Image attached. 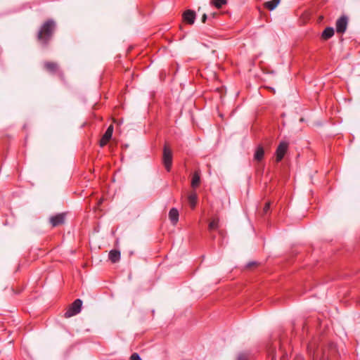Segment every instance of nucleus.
Here are the masks:
<instances>
[{"label":"nucleus","instance_id":"f03ea898","mask_svg":"<svg viewBox=\"0 0 360 360\" xmlns=\"http://www.w3.org/2000/svg\"><path fill=\"white\" fill-rule=\"evenodd\" d=\"M82 301L80 299L75 300L68 307L64 316L65 318H70L77 315L81 311Z\"/></svg>","mask_w":360,"mask_h":360},{"label":"nucleus","instance_id":"1a4fd4ad","mask_svg":"<svg viewBox=\"0 0 360 360\" xmlns=\"http://www.w3.org/2000/svg\"><path fill=\"white\" fill-rule=\"evenodd\" d=\"M113 132V126L110 125L108 129H106L105 134L102 136L101 139L100 140V146L101 147H103L107 144V143L110 141V139L112 137Z\"/></svg>","mask_w":360,"mask_h":360},{"label":"nucleus","instance_id":"f257e3e1","mask_svg":"<svg viewBox=\"0 0 360 360\" xmlns=\"http://www.w3.org/2000/svg\"><path fill=\"white\" fill-rule=\"evenodd\" d=\"M56 28L55 22L49 19L40 27L37 33V40L43 46H46L52 38Z\"/></svg>","mask_w":360,"mask_h":360},{"label":"nucleus","instance_id":"6e6552de","mask_svg":"<svg viewBox=\"0 0 360 360\" xmlns=\"http://www.w3.org/2000/svg\"><path fill=\"white\" fill-rule=\"evenodd\" d=\"M182 18L186 23L193 25L195 22L196 13L194 11L188 9L184 12Z\"/></svg>","mask_w":360,"mask_h":360},{"label":"nucleus","instance_id":"39448f33","mask_svg":"<svg viewBox=\"0 0 360 360\" xmlns=\"http://www.w3.org/2000/svg\"><path fill=\"white\" fill-rule=\"evenodd\" d=\"M288 148V143L286 141H281L276 150V160L277 162L281 161L283 158Z\"/></svg>","mask_w":360,"mask_h":360},{"label":"nucleus","instance_id":"a211bd4d","mask_svg":"<svg viewBox=\"0 0 360 360\" xmlns=\"http://www.w3.org/2000/svg\"><path fill=\"white\" fill-rule=\"evenodd\" d=\"M212 4L217 8H221L224 5L227 4L226 0H212Z\"/></svg>","mask_w":360,"mask_h":360},{"label":"nucleus","instance_id":"7ed1b4c3","mask_svg":"<svg viewBox=\"0 0 360 360\" xmlns=\"http://www.w3.org/2000/svg\"><path fill=\"white\" fill-rule=\"evenodd\" d=\"M162 162L167 171L169 172L172 165V152L166 145L163 148Z\"/></svg>","mask_w":360,"mask_h":360},{"label":"nucleus","instance_id":"20e7f679","mask_svg":"<svg viewBox=\"0 0 360 360\" xmlns=\"http://www.w3.org/2000/svg\"><path fill=\"white\" fill-rule=\"evenodd\" d=\"M348 24V18L346 15H342L335 23L336 32L339 34L345 32Z\"/></svg>","mask_w":360,"mask_h":360},{"label":"nucleus","instance_id":"f3484780","mask_svg":"<svg viewBox=\"0 0 360 360\" xmlns=\"http://www.w3.org/2000/svg\"><path fill=\"white\" fill-rule=\"evenodd\" d=\"M219 220L218 218L213 219L209 224V226H208L209 230L212 231V230L217 229L219 227Z\"/></svg>","mask_w":360,"mask_h":360},{"label":"nucleus","instance_id":"ddd939ff","mask_svg":"<svg viewBox=\"0 0 360 360\" xmlns=\"http://www.w3.org/2000/svg\"><path fill=\"white\" fill-rule=\"evenodd\" d=\"M334 35V29L333 27H326L321 34V37L324 40L331 38Z\"/></svg>","mask_w":360,"mask_h":360},{"label":"nucleus","instance_id":"dca6fc26","mask_svg":"<svg viewBox=\"0 0 360 360\" xmlns=\"http://www.w3.org/2000/svg\"><path fill=\"white\" fill-rule=\"evenodd\" d=\"M280 0H271L265 3V7L270 11L274 10L278 5Z\"/></svg>","mask_w":360,"mask_h":360},{"label":"nucleus","instance_id":"4468645a","mask_svg":"<svg viewBox=\"0 0 360 360\" xmlns=\"http://www.w3.org/2000/svg\"><path fill=\"white\" fill-rule=\"evenodd\" d=\"M200 183V174L198 171H195L192 177L191 186L195 188L199 186Z\"/></svg>","mask_w":360,"mask_h":360},{"label":"nucleus","instance_id":"0eeeda50","mask_svg":"<svg viewBox=\"0 0 360 360\" xmlns=\"http://www.w3.org/2000/svg\"><path fill=\"white\" fill-rule=\"evenodd\" d=\"M44 68L51 74H58L62 75V72L59 69L58 65L55 62L46 61L44 63Z\"/></svg>","mask_w":360,"mask_h":360},{"label":"nucleus","instance_id":"5701e85b","mask_svg":"<svg viewBox=\"0 0 360 360\" xmlns=\"http://www.w3.org/2000/svg\"><path fill=\"white\" fill-rule=\"evenodd\" d=\"M207 18V15H206V14H203V15H202V19H201V20H202V22L203 23H205V22H206Z\"/></svg>","mask_w":360,"mask_h":360},{"label":"nucleus","instance_id":"6ab92c4d","mask_svg":"<svg viewBox=\"0 0 360 360\" xmlns=\"http://www.w3.org/2000/svg\"><path fill=\"white\" fill-rule=\"evenodd\" d=\"M270 205H271V203L270 202H266L264 208H263V214H266L268 213V212L270 210Z\"/></svg>","mask_w":360,"mask_h":360},{"label":"nucleus","instance_id":"aec40b11","mask_svg":"<svg viewBox=\"0 0 360 360\" xmlns=\"http://www.w3.org/2000/svg\"><path fill=\"white\" fill-rule=\"evenodd\" d=\"M248 354L245 353H240L238 356L237 360H247Z\"/></svg>","mask_w":360,"mask_h":360},{"label":"nucleus","instance_id":"2eb2a0df","mask_svg":"<svg viewBox=\"0 0 360 360\" xmlns=\"http://www.w3.org/2000/svg\"><path fill=\"white\" fill-rule=\"evenodd\" d=\"M198 196L195 192L191 193L188 196V201L190 206L194 208L197 203Z\"/></svg>","mask_w":360,"mask_h":360},{"label":"nucleus","instance_id":"f8f14e48","mask_svg":"<svg viewBox=\"0 0 360 360\" xmlns=\"http://www.w3.org/2000/svg\"><path fill=\"white\" fill-rule=\"evenodd\" d=\"M109 259L112 263H116L120 259V252L117 250H112L109 252Z\"/></svg>","mask_w":360,"mask_h":360},{"label":"nucleus","instance_id":"9b49d317","mask_svg":"<svg viewBox=\"0 0 360 360\" xmlns=\"http://www.w3.org/2000/svg\"><path fill=\"white\" fill-rule=\"evenodd\" d=\"M169 218L172 224L175 225L179 220V212L176 208H172L169 212Z\"/></svg>","mask_w":360,"mask_h":360},{"label":"nucleus","instance_id":"423d86ee","mask_svg":"<svg viewBox=\"0 0 360 360\" xmlns=\"http://www.w3.org/2000/svg\"><path fill=\"white\" fill-rule=\"evenodd\" d=\"M65 213H59L56 215L51 216L49 218V222L51 224L52 227H56L60 225H62L65 223Z\"/></svg>","mask_w":360,"mask_h":360},{"label":"nucleus","instance_id":"4be33fe9","mask_svg":"<svg viewBox=\"0 0 360 360\" xmlns=\"http://www.w3.org/2000/svg\"><path fill=\"white\" fill-rule=\"evenodd\" d=\"M257 265V263L256 262H250L247 264V268H251L252 266H255Z\"/></svg>","mask_w":360,"mask_h":360},{"label":"nucleus","instance_id":"412c9836","mask_svg":"<svg viewBox=\"0 0 360 360\" xmlns=\"http://www.w3.org/2000/svg\"><path fill=\"white\" fill-rule=\"evenodd\" d=\"M131 360H142L137 353H134L130 357Z\"/></svg>","mask_w":360,"mask_h":360},{"label":"nucleus","instance_id":"9d476101","mask_svg":"<svg viewBox=\"0 0 360 360\" xmlns=\"http://www.w3.org/2000/svg\"><path fill=\"white\" fill-rule=\"evenodd\" d=\"M264 155V150L262 146H258L254 154V159L258 162L261 161Z\"/></svg>","mask_w":360,"mask_h":360}]
</instances>
